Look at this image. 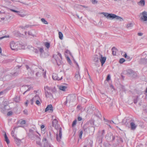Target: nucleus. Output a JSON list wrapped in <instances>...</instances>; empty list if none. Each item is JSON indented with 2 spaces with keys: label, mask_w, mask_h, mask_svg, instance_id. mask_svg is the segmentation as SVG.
Here are the masks:
<instances>
[{
  "label": "nucleus",
  "mask_w": 147,
  "mask_h": 147,
  "mask_svg": "<svg viewBox=\"0 0 147 147\" xmlns=\"http://www.w3.org/2000/svg\"><path fill=\"white\" fill-rule=\"evenodd\" d=\"M53 111V109L52 105H48L45 111V112L48 111L49 113H52Z\"/></svg>",
  "instance_id": "dca6fc26"
},
{
  "label": "nucleus",
  "mask_w": 147,
  "mask_h": 147,
  "mask_svg": "<svg viewBox=\"0 0 147 147\" xmlns=\"http://www.w3.org/2000/svg\"><path fill=\"white\" fill-rule=\"evenodd\" d=\"M45 45L47 49H48L50 47V44L49 43L46 42L45 43Z\"/></svg>",
  "instance_id": "a19ab883"
},
{
  "label": "nucleus",
  "mask_w": 147,
  "mask_h": 147,
  "mask_svg": "<svg viewBox=\"0 0 147 147\" xmlns=\"http://www.w3.org/2000/svg\"><path fill=\"white\" fill-rule=\"evenodd\" d=\"M12 112L11 111H9L7 113V115H11L12 114Z\"/></svg>",
  "instance_id": "6e6d98bb"
},
{
  "label": "nucleus",
  "mask_w": 147,
  "mask_h": 147,
  "mask_svg": "<svg viewBox=\"0 0 147 147\" xmlns=\"http://www.w3.org/2000/svg\"><path fill=\"white\" fill-rule=\"evenodd\" d=\"M112 50L113 55H116L117 52L116 49L115 47H113L112 49Z\"/></svg>",
  "instance_id": "bb28decb"
},
{
  "label": "nucleus",
  "mask_w": 147,
  "mask_h": 147,
  "mask_svg": "<svg viewBox=\"0 0 147 147\" xmlns=\"http://www.w3.org/2000/svg\"><path fill=\"white\" fill-rule=\"evenodd\" d=\"M39 51L40 53V55L41 56H42V54L44 53V50L43 47H39L38 48Z\"/></svg>",
  "instance_id": "393cba45"
},
{
  "label": "nucleus",
  "mask_w": 147,
  "mask_h": 147,
  "mask_svg": "<svg viewBox=\"0 0 147 147\" xmlns=\"http://www.w3.org/2000/svg\"><path fill=\"white\" fill-rule=\"evenodd\" d=\"M145 1L144 0H141L138 3V4L139 5L143 7L145 5Z\"/></svg>",
  "instance_id": "b1692460"
},
{
  "label": "nucleus",
  "mask_w": 147,
  "mask_h": 147,
  "mask_svg": "<svg viewBox=\"0 0 147 147\" xmlns=\"http://www.w3.org/2000/svg\"><path fill=\"white\" fill-rule=\"evenodd\" d=\"M134 71L132 70L129 69L127 71V74L131 76Z\"/></svg>",
  "instance_id": "2f4dec72"
},
{
  "label": "nucleus",
  "mask_w": 147,
  "mask_h": 147,
  "mask_svg": "<svg viewBox=\"0 0 147 147\" xmlns=\"http://www.w3.org/2000/svg\"><path fill=\"white\" fill-rule=\"evenodd\" d=\"M75 78L77 79V80H80V75L79 74V72H78V73L76 74L75 75Z\"/></svg>",
  "instance_id": "c9c22d12"
},
{
  "label": "nucleus",
  "mask_w": 147,
  "mask_h": 147,
  "mask_svg": "<svg viewBox=\"0 0 147 147\" xmlns=\"http://www.w3.org/2000/svg\"><path fill=\"white\" fill-rule=\"evenodd\" d=\"M41 20L45 24H48L47 21L44 18H42L41 19Z\"/></svg>",
  "instance_id": "f704fd0d"
},
{
  "label": "nucleus",
  "mask_w": 147,
  "mask_h": 147,
  "mask_svg": "<svg viewBox=\"0 0 147 147\" xmlns=\"http://www.w3.org/2000/svg\"><path fill=\"white\" fill-rule=\"evenodd\" d=\"M76 100V96L74 95H69L67 96L66 101L64 103L65 105L69 107L72 105L73 102Z\"/></svg>",
  "instance_id": "39448f33"
},
{
  "label": "nucleus",
  "mask_w": 147,
  "mask_h": 147,
  "mask_svg": "<svg viewBox=\"0 0 147 147\" xmlns=\"http://www.w3.org/2000/svg\"><path fill=\"white\" fill-rule=\"evenodd\" d=\"M59 135L57 133V141L59 142L61 140V139L62 138V131H61V128H60L59 129Z\"/></svg>",
  "instance_id": "2eb2a0df"
},
{
  "label": "nucleus",
  "mask_w": 147,
  "mask_h": 147,
  "mask_svg": "<svg viewBox=\"0 0 147 147\" xmlns=\"http://www.w3.org/2000/svg\"><path fill=\"white\" fill-rule=\"evenodd\" d=\"M110 87L111 88L114 89L113 86L112 85H110Z\"/></svg>",
  "instance_id": "774afa93"
},
{
  "label": "nucleus",
  "mask_w": 147,
  "mask_h": 147,
  "mask_svg": "<svg viewBox=\"0 0 147 147\" xmlns=\"http://www.w3.org/2000/svg\"><path fill=\"white\" fill-rule=\"evenodd\" d=\"M6 106H4V107L1 108V111L3 113H5L6 112V110L5 108Z\"/></svg>",
  "instance_id": "e433bc0d"
},
{
  "label": "nucleus",
  "mask_w": 147,
  "mask_h": 147,
  "mask_svg": "<svg viewBox=\"0 0 147 147\" xmlns=\"http://www.w3.org/2000/svg\"><path fill=\"white\" fill-rule=\"evenodd\" d=\"M46 71L44 69H40L36 74V76L37 77H39L43 76L45 78H46Z\"/></svg>",
  "instance_id": "1a4fd4ad"
},
{
  "label": "nucleus",
  "mask_w": 147,
  "mask_h": 147,
  "mask_svg": "<svg viewBox=\"0 0 147 147\" xmlns=\"http://www.w3.org/2000/svg\"><path fill=\"white\" fill-rule=\"evenodd\" d=\"M99 59V56L96 55L94 56L93 59V63L97 67L100 66V63Z\"/></svg>",
  "instance_id": "6e6552de"
},
{
  "label": "nucleus",
  "mask_w": 147,
  "mask_h": 147,
  "mask_svg": "<svg viewBox=\"0 0 147 147\" xmlns=\"http://www.w3.org/2000/svg\"><path fill=\"white\" fill-rule=\"evenodd\" d=\"M52 78L54 80L59 81L62 79V77L61 76V78H60L58 77L57 74H53L52 75Z\"/></svg>",
  "instance_id": "f3484780"
},
{
  "label": "nucleus",
  "mask_w": 147,
  "mask_h": 147,
  "mask_svg": "<svg viewBox=\"0 0 147 147\" xmlns=\"http://www.w3.org/2000/svg\"><path fill=\"white\" fill-rule=\"evenodd\" d=\"M137 34L139 36H142L143 35V33L142 32H138Z\"/></svg>",
  "instance_id": "864d4df0"
},
{
  "label": "nucleus",
  "mask_w": 147,
  "mask_h": 147,
  "mask_svg": "<svg viewBox=\"0 0 147 147\" xmlns=\"http://www.w3.org/2000/svg\"><path fill=\"white\" fill-rule=\"evenodd\" d=\"M140 19L143 21H147V12L144 11L140 14Z\"/></svg>",
  "instance_id": "9d476101"
},
{
  "label": "nucleus",
  "mask_w": 147,
  "mask_h": 147,
  "mask_svg": "<svg viewBox=\"0 0 147 147\" xmlns=\"http://www.w3.org/2000/svg\"><path fill=\"white\" fill-rule=\"evenodd\" d=\"M110 76L109 74L107 76V81H109L110 79Z\"/></svg>",
  "instance_id": "8fccbe9b"
},
{
  "label": "nucleus",
  "mask_w": 147,
  "mask_h": 147,
  "mask_svg": "<svg viewBox=\"0 0 147 147\" xmlns=\"http://www.w3.org/2000/svg\"><path fill=\"white\" fill-rule=\"evenodd\" d=\"M40 100H36V105H39L40 104Z\"/></svg>",
  "instance_id": "49530a36"
},
{
  "label": "nucleus",
  "mask_w": 147,
  "mask_h": 147,
  "mask_svg": "<svg viewBox=\"0 0 147 147\" xmlns=\"http://www.w3.org/2000/svg\"><path fill=\"white\" fill-rule=\"evenodd\" d=\"M45 126L44 125H42L40 127L41 129H45Z\"/></svg>",
  "instance_id": "13d9d810"
},
{
  "label": "nucleus",
  "mask_w": 147,
  "mask_h": 147,
  "mask_svg": "<svg viewBox=\"0 0 147 147\" xmlns=\"http://www.w3.org/2000/svg\"><path fill=\"white\" fill-rule=\"evenodd\" d=\"M140 64H144L147 63V59L143 58L140 59L139 61Z\"/></svg>",
  "instance_id": "412c9836"
},
{
  "label": "nucleus",
  "mask_w": 147,
  "mask_h": 147,
  "mask_svg": "<svg viewBox=\"0 0 147 147\" xmlns=\"http://www.w3.org/2000/svg\"><path fill=\"white\" fill-rule=\"evenodd\" d=\"M10 46L12 50H17L23 49L24 44L21 42H14L12 41L10 43Z\"/></svg>",
  "instance_id": "f257e3e1"
},
{
  "label": "nucleus",
  "mask_w": 147,
  "mask_h": 147,
  "mask_svg": "<svg viewBox=\"0 0 147 147\" xmlns=\"http://www.w3.org/2000/svg\"><path fill=\"white\" fill-rule=\"evenodd\" d=\"M36 138V144L39 145L40 147H52V146L48 143L47 139L46 138H44L42 141V143L40 142V139L38 135H35Z\"/></svg>",
  "instance_id": "f03ea898"
},
{
  "label": "nucleus",
  "mask_w": 147,
  "mask_h": 147,
  "mask_svg": "<svg viewBox=\"0 0 147 147\" xmlns=\"http://www.w3.org/2000/svg\"><path fill=\"white\" fill-rule=\"evenodd\" d=\"M13 136L14 137V140L16 144L18 146L21 143V140L17 138H16V137L14 136Z\"/></svg>",
  "instance_id": "4be33fe9"
},
{
  "label": "nucleus",
  "mask_w": 147,
  "mask_h": 147,
  "mask_svg": "<svg viewBox=\"0 0 147 147\" xmlns=\"http://www.w3.org/2000/svg\"><path fill=\"white\" fill-rule=\"evenodd\" d=\"M133 24L132 23H129L127 24L126 25V27L127 28H129L130 27H132L133 26Z\"/></svg>",
  "instance_id": "c756f323"
},
{
  "label": "nucleus",
  "mask_w": 147,
  "mask_h": 147,
  "mask_svg": "<svg viewBox=\"0 0 147 147\" xmlns=\"http://www.w3.org/2000/svg\"><path fill=\"white\" fill-rule=\"evenodd\" d=\"M76 122L77 120H75L72 123V127H74V126H75L76 125Z\"/></svg>",
  "instance_id": "79ce46f5"
},
{
  "label": "nucleus",
  "mask_w": 147,
  "mask_h": 147,
  "mask_svg": "<svg viewBox=\"0 0 147 147\" xmlns=\"http://www.w3.org/2000/svg\"><path fill=\"white\" fill-rule=\"evenodd\" d=\"M105 138L107 140L113 141L114 140L115 137L113 136L112 133H110L106 135Z\"/></svg>",
  "instance_id": "9b49d317"
},
{
  "label": "nucleus",
  "mask_w": 147,
  "mask_h": 147,
  "mask_svg": "<svg viewBox=\"0 0 147 147\" xmlns=\"http://www.w3.org/2000/svg\"><path fill=\"white\" fill-rule=\"evenodd\" d=\"M30 26L29 25H26L24 26H22L21 28L22 29H25L26 28H29Z\"/></svg>",
  "instance_id": "ea45409f"
},
{
  "label": "nucleus",
  "mask_w": 147,
  "mask_h": 147,
  "mask_svg": "<svg viewBox=\"0 0 147 147\" xmlns=\"http://www.w3.org/2000/svg\"><path fill=\"white\" fill-rule=\"evenodd\" d=\"M5 140L7 144H8L9 143V141L8 138L5 139Z\"/></svg>",
  "instance_id": "5fc2aeb1"
},
{
  "label": "nucleus",
  "mask_w": 147,
  "mask_h": 147,
  "mask_svg": "<svg viewBox=\"0 0 147 147\" xmlns=\"http://www.w3.org/2000/svg\"><path fill=\"white\" fill-rule=\"evenodd\" d=\"M45 96L47 97L52 98L53 97L52 95L50 92L51 90V88L49 87L46 86L44 87Z\"/></svg>",
  "instance_id": "0eeeda50"
},
{
  "label": "nucleus",
  "mask_w": 147,
  "mask_h": 147,
  "mask_svg": "<svg viewBox=\"0 0 147 147\" xmlns=\"http://www.w3.org/2000/svg\"><path fill=\"white\" fill-rule=\"evenodd\" d=\"M41 133L43 134H45V133L46 132V129H41Z\"/></svg>",
  "instance_id": "de8ad7c7"
},
{
  "label": "nucleus",
  "mask_w": 147,
  "mask_h": 147,
  "mask_svg": "<svg viewBox=\"0 0 147 147\" xmlns=\"http://www.w3.org/2000/svg\"><path fill=\"white\" fill-rule=\"evenodd\" d=\"M28 135L29 137L32 140H36V137L35 135H37L35 134L32 130L31 129L29 130V133Z\"/></svg>",
  "instance_id": "ddd939ff"
},
{
  "label": "nucleus",
  "mask_w": 147,
  "mask_h": 147,
  "mask_svg": "<svg viewBox=\"0 0 147 147\" xmlns=\"http://www.w3.org/2000/svg\"><path fill=\"white\" fill-rule=\"evenodd\" d=\"M99 59L100 60V61L101 63V65L102 66L103 64L105 62L106 59V57H103L102 55L100 54H99Z\"/></svg>",
  "instance_id": "4468645a"
},
{
  "label": "nucleus",
  "mask_w": 147,
  "mask_h": 147,
  "mask_svg": "<svg viewBox=\"0 0 147 147\" xmlns=\"http://www.w3.org/2000/svg\"><path fill=\"white\" fill-rule=\"evenodd\" d=\"M28 35L32 36L33 37H34L35 36L34 34H33L31 31H28Z\"/></svg>",
  "instance_id": "72a5a7b5"
},
{
  "label": "nucleus",
  "mask_w": 147,
  "mask_h": 147,
  "mask_svg": "<svg viewBox=\"0 0 147 147\" xmlns=\"http://www.w3.org/2000/svg\"><path fill=\"white\" fill-rule=\"evenodd\" d=\"M57 120L56 119H54L52 122V124L53 126L55 127L56 129H57L59 127V125L57 124Z\"/></svg>",
  "instance_id": "6ab92c4d"
},
{
  "label": "nucleus",
  "mask_w": 147,
  "mask_h": 147,
  "mask_svg": "<svg viewBox=\"0 0 147 147\" xmlns=\"http://www.w3.org/2000/svg\"><path fill=\"white\" fill-rule=\"evenodd\" d=\"M78 120L79 121H81L82 119V118L81 117H78Z\"/></svg>",
  "instance_id": "e2e57ef3"
},
{
  "label": "nucleus",
  "mask_w": 147,
  "mask_h": 147,
  "mask_svg": "<svg viewBox=\"0 0 147 147\" xmlns=\"http://www.w3.org/2000/svg\"><path fill=\"white\" fill-rule=\"evenodd\" d=\"M125 61V59L123 58H121V59L119 61V63H122Z\"/></svg>",
  "instance_id": "c03bdc74"
},
{
  "label": "nucleus",
  "mask_w": 147,
  "mask_h": 147,
  "mask_svg": "<svg viewBox=\"0 0 147 147\" xmlns=\"http://www.w3.org/2000/svg\"><path fill=\"white\" fill-rule=\"evenodd\" d=\"M4 136L5 139H7L8 138L7 136V135L6 134V133L5 132V134H4Z\"/></svg>",
  "instance_id": "bf43d9fd"
},
{
  "label": "nucleus",
  "mask_w": 147,
  "mask_h": 147,
  "mask_svg": "<svg viewBox=\"0 0 147 147\" xmlns=\"http://www.w3.org/2000/svg\"><path fill=\"white\" fill-rule=\"evenodd\" d=\"M91 1L92 3L94 4L97 3V1H96V0H91Z\"/></svg>",
  "instance_id": "3c124183"
},
{
  "label": "nucleus",
  "mask_w": 147,
  "mask_h": 147,
  "mask_svg": "<svg viewBox=\"0 0 147 147\" xmlns=\"http://www.w3.org/2000/svg\"><path fill=\"white\" fill-rule=\"evenodd\" d=\"M130 125L131 129L132 130H134L137 127V125L134 122H131L130 123Z\"/></svg>",
  "instance_id": "aec40b11"
},
{
  "label": "nucleus",
  "mask_w": 147,
  "mask_h": 147,
  "mask_svg": "<svg viewBox=\"0 0 147 147\" xmlns=\"http://www.w3.org/2000/svg\"><path fill=\"white\" fill-rule=\"evenodd\" d=\"M124 53L125 54L124 55H123V53H121V54L122 55H123L125 58H127V59H129L130 58V57L127 55V54L126 53Z\"/></svg>",
  "instance_id": "58836bf2"
},
{
  "label": "nucleus",
  "mask_w": 147,
  "mask_h": 147,
  "mask_svg": "<svg viewBox=\"0 0 147 147\" xmlns=\"http://www.w3.org/2000/svg\"><path fill=\"white\" fill-rule=\"evenodd\" d=\"M66 58L67 60V61L69 63L71 64V61L70 59L68 57H66Z\"/></svg>",
  "instance_id": "37998d69"
},
{
  "label": "nucleus",
  "mask_w": 147,
  "mask_h": 147,
  "mask_svg": "<svg viewBox=\"0 0 147 147\" xmlns=\"http://www.w3.org/2000/svg\"><path fill=\"white\" fill-rule=\"evenodd\" d=\"M6 37H7L6 36H4L2 37H0V40H1V39H2L5 38H6Z\"/></svg>",
  "instance_id": "0e129e2a"
},
{
  "label": "nucleus",
  "mask_w": 147,
  "mask_h": 147,
  "mask_svg": "<svg viewBox=\"0 0 147 147\" xmlns=\"http://www.w3.org/2000/svg\"><path fill=\"white\" fill-rule=\"evenodd\" d=\"M90 123L91 125V127L87 126L88 125H90V123L89 122L86 124L84 127V129L85 132L88 133H90L94 132L95 130L94 127L93 126L94 125V121H91L90 122Z\"/></svg>",
  "instance_id": "20e7f679"
},
{
  "label": "nucleus",
  "mask_w": 147,
  "mask_h": 147,
  "mask_svg": "<svg viewBox=\"0 0 147 147\" xmlns=\"http://www.w3.org/2000/svg\"><path fill=\"white\" fill-rule=\"evenodd\" d=\"M26 123V122L25 120H23V121H21L20 122V124H21V125H23V124H25Z\"/></svg>",
  "instance_id": "09e8293b"
},
{
  "label": "nucleus",
  "mask_w": 147,
  "mask_h": 147,
  "mask_svg": "<svg viewBox=\"0 0 147 147\" xmlns=\"http://www.w3.org/2000/svg\"><path fill=\"white\" fill-rule=\"evenodd\" d=\"M23 112H24V114H27L28 111H27V110H24Z\"/></svg>",
  "instance_id": "680f3d73"
},
{
  "label": "nucleus",
  "mask_w": 147,
  "mask_h": 147,
  "mask_svg": "<svg viewBox=\"0 0 147 147\" xmlns=\"http://www.w3.org/2000/svg\"><path fill=\"white\" fill-rule=\"evenodd\" d=\"M26 68L28 70V71L30 70H31L30 68V67L27 65H26Z\"/></svg>",
  "instance_id": "4d7b16f0"
},
{
  "label": "nucleus",
  "mask_w": 147,
  "mask_h": 147,
  "mask_svg": "<svg viewBox=\"0 0 147 147\" xmlns=\"http://www.w3.org/2000/svg\"><path fill=\"white\" fill-rule=\"evenodd\" d=\"M100 14L104 15V16L108 19L113 20L116 19L120 21H122L123 20L122 18L114 14L106 12H102L100 13Z\"/></svg>",
  "instance_id": "7ed1b4c3"
},
{
  "label": "nucleus",
  "mask_w": 147,
  "mask_h": 147,
  "mask_svg": "<svg viewBox=\"0 0 147 147\" xmlns=\"http://www.w3.org/2000/svg\"><path fill=\"white\" fill-rule=\"evenodd\" d=\"M98 133L99 136L101 138H102L103 137V136L105 133V130H103L101 131H99Z\"/></svg>",
  "instance_id": "5701e85b"
},
{
  "label": "nucleus",
  "mask_w": 147,
  "mask_h": 147,
  "mask_svg": "<svg viewBox=\"0 0 147 147\" xmlns=\"http://www.w3.org/2000/svg\"><path fill=\"white\" fill-rule=\"evenodd\" d=\"M115 123H114L113 121H112V122L113 123H114L115 124H116L117 123L119 122V121L117 117H116L115 119Z\"/></svg>",
  "instance_id": "4c0bfd02"
},
{
  "label": "nucleus",
  "mask_w": 147,
  "mask_h": 147,
  "mask_svg": "<svg viewBox=\"0 0 147 147\" xmlns=\"http://www.w3.org/2000/svg\"><path fill=\"white\" fill-rule=\"evenodd\" d=\"M83 133V131H81L79 133V137L81 139L82 138V136Z\"/></svg>",
  "instance_id": "a18cd8bd"
},
{
  "label": "nucleus",
  "mask_w": 147,
  "mask_h": 147,
  "mask_svg": "<svg viewBox=\"0 0 147 147\" xmlns=\"http://www.w3.org/2000/svg\"><path fill=\"white\" fill-rule=\"evenodd\" d=\"M10 10L13 12L15 13H17V15H19L20 17H25L27 15V14L26 13H22V12H21V11H18L16 10L10 9H9Z\"/></svg>",
  "instance_id": "f8f14e48"
},
{
  "label": "nucleus",
  "mask_w": 147,
  "mask_h": 147,
  "mask_svg": "<svg viewBox=\"0 0 147 147\" xmlns=\"http://www.w3.org/2000/svg\"><path fill=\"white\" fill-rule=\"evenodd\" d=\"M24 36L26 37H27V32H24Z\"/></svg>",
  "instance_id": "69168bd1"
},
{
  "label": "nucleus",
  "mask_w": 147,
  "mask_h": 147,
  "mask_svg": "<svg viewBox=\"0 0 147 147\" xmlns=\"http://www.w3.org/2000/svg\"><path fill=\"white\" fill-rule=\"evenodd\" d=\"M67 88V87L63 86H60L59 87V89L60 90L62 91H65V89Z\"/></svg>",
  "instance_id": "c85d7f7f"
},
{
  "label": "nucleus",
  "mask_w": 147,
  "mask_h": 147,
  "mask_svg": "<svg viewBox=\"0 0 147 147\" xmlns=\"http://www.w3.org/2000/svg\"><path fill=\"white\" fill-rule=\"evenodd\" d=\"M20 96H16L13 98V100L16 102H18L20 101Z\"/></svg>",
  "instance_id": "cd10ccee"
},
{
  "label": "nucleus",
  "mask_w": 147,
  "mask_h": 147,
  "mask_svg": "<svg viewBox=\"0 0 147 147\" xmlns=\"http://www.w3.org/2000/svg\"><path fill=\"white\" fill-rule=\"evenodd\" d=\"M37 100H40V98L38 95L36 94L33 98L31 100V105H33L34 102H35Z\"/></svg>",
  "instance_id": "a211bd4d"
},
{
  "label": "nucleus",
  "mask_w": 147,
  "mask_h": 147,
  "mask_svg": "<svg viewBox=\"0 0 147 147\" xmlns=\"http://www.w3.org/2000/svg\"><path fill=\"white\" fill-rule=\"evenodd\" d=\"M38 49H35V53H38Z\"/></svg>",
  "instance_id": "338daca9"
},
{
  "label": "nucleus",
  "mask_w": 147,
  "mask_h": 147,
  "mask_svg": "<svg viewBox=\"0 0 147 147\" xmlns=\"http://www.w3.org/2000/svg\"><path fill=\"white\" fill-rule=\"evenodd\" d=\"M54 58L56 61L57 64L59 65L62 63V58L61 55L58 53L54 54L53 56Z\"/></svg>",
  "instance_id": "423d86ee"
},
{
  "label": "nucleus",
  "mask_w": 147,
  "mask_h": 147,
  "mask_svg": "<svg viewBox=\"0 0 147 147\" xmlns=\"http://www.w3.org/2000/svg\"><path fill=\"white\" fill-rule=\"evenodd\" d=\"M65 52L66 53L69 54L70 55H71L72 56L71 53H70V51L69 50H67Z\"/></svg>",
  "instance_id": "603ef678"
},
{
  "label": "nucleus",
  "mask_w": 147,
  "mask_h": 147,
  "mask_svg": "<svg viewBox=\"0 0 147 147\" xmlns=\"http://www.w3.org/2000/svg\"><path fill=\"white\" fill-rule=\"evenodd\" d=\"M131 76L134 78H136L137 76V74L134 71Z\"/></svg>",
  "instance_id": "473e14b6"
},
{
  "label": "nucleus",
  "mask_w": 147,
  "mask_h": 147,
  "mask_svg": "<svg viewBox=\"0 0 147 147\" xmlns=\"http://www.w3.org/2000/svg\"><path fill=\"white\" fill-rule=\"evenodd\" d=\"M4 136L5 139H7L8 138L7 136V135L6 134V133L5 132V134H4Z\"/></svg>",
  "instance_id": "052dcab7"
},
{
  "label": "nucleus",
  "mask_w": 147,
  "mask_h": 147,
  "mask_svg": "<svg viewBox=\"0 0 147 147\" xmlns=\"http://www.w3.org/2000/svg\"><path fill=\"white\" fill-rule=\"evenodd\" d=\"M59 38L61 40H62L63 39V34L61 32H59Z\"/></svg>",
  "instance_id": "7c9ffc66"
},
{
  "label": "nucleus",
  "mask_w": 147,
  "mask_h": 147,
  "mask_svg": "<svg viewBox=\"0 0 147 147\" xmlns=\"http://www.w3.org/2000/svg\"><path fill=\"white\" fill-rule=\"evenodd\" d=\"M23 0H19V2L22 3L23 4H25L26 5L28 6H30L31 3L30 2H24L23 1Z\"/></svg>",
  "instance_id": "a878e982"
}]
</instances>
